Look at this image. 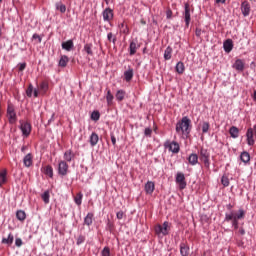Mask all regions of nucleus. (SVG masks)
<instances>
[{
	"instance_id": "obj_1",
	"label": "nucleus",
	"mask_w": 256,
	"mask_h": 256,
	"mask_svg": "<svg viewBox=\"0 0 256 256\" xmlns=\"http://www.w3.org/2000/svg\"><path fill=\"white\" fill-rule=\"evenodd\" d=\"M241 219H245V210L243 209H239L238 213L236 214L234 211L226 213L224 221H226L227 223H229V221H232V227H234V229H239V221H241Z\"/></svg>"
},
{
	"instance_id": "obj_2",
	"label": "nucleus",
	"mask_w": 256,
	"mask_h": 256,
	"mask_svg": "<svg viewBox=\"0 0 256 256\" xmlns=\"http://www.w3.org/2000/svg\"><path fill=\"white\" fill-rule=\"evenodd\" d=\"M191 119L189 117H182L181 121L176 124V133H182V135L189 136L191 133Z\"/></svg>"
},
{
	"instance_id": "obj_3",
	"label": "nucleus",
	"mask_w": 256,
	"mask_h": 256,
	"mask_svg": "<svg viewBox=\"0 0 256 256\" xmlns=\"http://www.w3.org/2000/svg\"><path fill=\"white\" fill-rule=\"evenodd\" d=\"M211 153H209L208 149L205 148H201L200 149V161H202L204 163V166L206 167V169H209V167H211Z\"/></svg>"
},
{
	"instance_id": "obj_4",
	"label": "nucleus",
	"mask_w": 256,
	"mask_h": 256,
	"mask_svg": "<svg viewBox=\"0 0 256 256\" xmlns=\"http://www.w3.org/2000/svg\"><path fill=\"white\" fill-rule=\"evenodd\" d=\"M7 117L10 125H15V123H17V113H15V107L13 104H8Z\"/></svg>"
},
{
	"instance_id": "obj_5",
	"label": "nucleus",
	"mask_w": 256,
	"mask_h": 256,
	"mask_svg": "<svg viewBox=\"0 0 256 256\" xmlns=\"http://www.w3.org/2000/svg\"><path fill=\"white\" fill-rule=\"evenodd\" d=\"M169 222L165 221L163 225L158 224L155 226L154 231L156 235H169Z\"/></svg>"
},
{
	"instance_id": "obj_6",
	"label": "nucleus",
	"mask_w": 256,
	"mask_h": 256,
	"mask_svg": "<svg viewBox=\"0 0 256 256\" xmlns=\"http://www.w3.org/2000/svg\"><path fill=\"white\" fill-rule=\"evenodd\" d=\"M164 147L165 149H168L169 151H171V153H179V151H181V147L179 146V143L175 142V141H169L167 140L164 143Z\"/></svg>"
},
{
	"instance_id": "obj_7",
	"label": "nucleus",
	"mask_w": 256,
	"mask_h": 256,
	"mask_svg": "<svg viewBox=\"0 0 256 256\" xmlns=\"http://www.w3.org/2000/svg\"><path fill=\"white\" fill-rule=\"evenodd\" d=\"M183 17L186 27H189L191 23V5H189L187 2L184 4Z\"/></svg>"
},
{
	"instance_id": "obj_8",
	"label": "nucleus",
	"mask_w": 256,
	"mask_h": 256,
	"mask_svg": "<svg viewBox=\"0 0 256 256\" xmlns=\"http://www.w3.org/2000/svg\"><path fill=\"white\" fill-rule=\"evenodd\" d=\"M67 173H69V164H67V161L62 160L58 163V175L65 177Z\"/></svg>"
},
{
	"instance_id": "obj_9",
	"label": "nucleus",
	"mask_w": 256,
	"mask_h": 256,
	"mask_svg": "<svg viewBox=\"0 0 256 256\" xmlns=\"http://www.w3.org/2000/svg\"><path fill=\"white\" fill-rule=\"evenodd\" d=\"M20 130L24 137H29V135H31V123L20 120Z\"/></svg>"
},
{
	"instance_id": "obj_10",
	"label": "nucleus",
	"mask_w": 256,
	"mask_h": 256,
	"mask_svg": "<svg viewBox=\"0 0 256 256\" xmlns=\"http://www.w3.org/2000/svg\"><path fill=\"white\" fill-rule=\"evenodd\" d=\"M176 183L179 185V189L183 191L187 187V182L185 181V174L178 172L176 174Z\"/></svg>"
},
{
	"instance_id": "obj_11",
	"label": "nucleus",
	"mask_w": 256,
	"mask_h": 256,
	"mask_svg": "<svg viewBox=\"0 0 256 256\" xmlns=\"http://www.w3.org/2000/svg\"><path fill=\"white\" fill-rule=\"evenodd\" d=\"M232 67H233V69H235L236 71H239L241 73V72L245 71V61H243L241 59H236V61L232 65Z\"/></svg>"
},
{
	"instance_id": "obj_12",
	"label": "nucleus",
	"mask_w": 256,
	"mask_h": 256,
	"mask_svg": "<svg viewBox=\"0 0 256 256\" xmlns=\"http://www.w3.org/2000/svg\"><path fill=\"white\" fill-rule=\"evenodd\" d=\"M241 12L244 17H249V13H251V5H249L248 1H244L241 4Z\"/></svg>"
},
{
	"instance_id": "obj_13",
	"label": "nucleus",
	"mask_w": 256,
	"mask_h": 256,
	"mask_svg": "<svg viewBox=\"0 0 256 256\" xmlns=\"http://www.w3.org/2000/svg\"><path fill=\"white\" fill-rule=\"evenodd\" d=\"M247 137V143L250 147H253L255 145V139L253 138V128H248L246 132Z\"/></svg>"
},
{
	"instance_id": "obj_14",
	"label": "nucleus",
	"mask_w": 256,
	"mask_h": 256,
	"mask_svg": "<svg viewBox=\"0 0 256 256\" xmlns=\"http://www.w3.org/2000/svg\"><path fill=\"white\" fill-rule=\"evenodd\" d=\"M103 20L104 21H112L113 19V9L111 8H106L103 12Z\"/></svg>"
},
{
	"instance_id": "obj_15",
	"label": "nucleus",
	"mask_w": 256,
	"mask_h": 256,
	"mask_svg": "<svg viewBox=\"0 0 256 256\" xmlns=\"http://www.w3.org/2000/svg\"><path fill=\"white\" fill-rule=\"evenodd\" d=\"M223 48L225 53H231V51H233V40L227 39L224 41Z\"/></svg>"
},
{
	"instance_id": "obj_16",
	"label": "nucleus",
	"mask_w": 256,
	"mask_h": 256,
	"mask_svg": "<svg viewBox=\"0 0 256 256\" xmlns=\"http://www.w3.org/2000/svg\"><path fill=\"white\" fill-rule=\"evenodd\" d=\"M153 191H155V183L153 181H148L145 184V192L147 195H153Z\"/></svg>"
},
{
	"instance_id": "obj_17",
	"label": "nucleus",
	"mask_w": 256,
	"mask_h": 256,
	"mask_svg": "<svg viewBox=\"0 0 256 256\" xmlns=\"http://www.w3.org/2000/svg\"><path fill=\"white\" fill-rule=\"evenodd\" d=\"M188 162L192 165L195 166L199 163V156L196 153H192L188 157Z\"/></svg>"
},
{
	"instance_id": "obj_18",
	"label": "nucleus",
	"mask_w": 256,
	"mask_h": 256,
	"mask_svg": "<svg viewBox=\"0 0 256 256\" xmlns=\"http://www.w3.org/2000/svg\"><path fill=\"white\" fill-rule=\"evenodd\" d=\"M73 47H75V44H73V40L62 42V49H64V51H71Z\"/></svg>"
},
{
	"instance_id": "obj_19",
	"label": "nucleus",
	"mask_w": 256,
	"mask_h": 256,
	"mask_svg": "<svg viewBox=\"0 0 256 256\" xmlns=\"http://www.w3.org/2000/svg\"><path fill=\"white\" fill-rule=\"evenodd\" d=\"M23 163L26 167H31L33 165V156L31 155V153H28L24 159H23Z\"/></svg>"
},
{
	"instance_id": "obj_20",
	"label": "nucleus",
	"mask_w": 256,
	"mask_h": 256,
	"mask_svg": "<svg viewBox=\"0 0 256 256\" xmlns=\"http://www.w3.org/2000/svg\"><path fill=\"white\" fill-rule=\"evenodd\" d=\"M89 141H90L91 147H95V145H97V143H99V135L95 132H92Z\"/></svg>"
},
{
	"instance_id": "obj_21",
	"label": "nucleus",
	"mask_w": 256,
	"mask_h": 256,
	"mask_svg": "<svg viewBox=\"0 0 256 256\" xmlns=\"http://www.w3.org/2000/svg\"><path fill=\"white\" fill-rule=\"evenodd\" d=\"M189 246H187L185 243L180 244V255L181 256H189Z\"/></svg>"
},
{
	"instance_id": "obj_22",
	"label": "nucleus",
	"mask_w": 256,
	"mask_h": 256,
	"mask_svg": "<svg viewBox=\"0 0 256 256\" xmlns=\"http://www.w3.org/2000/svg\"><path fill=\"white\" fill-rule=\"evenodd\" d=\"M229 134L232 139H237V137H239V128H237V126L230 127Z\"/></svg>"
},
{
	"instance_id": "obj_23",
	"label": "nucleus",
	"mask_w": 256,
	"mask_h": 256,
	"mask_svg": "<svg viewBox=\"0 0 256 256\" xmlns=\"http://www.w3.org/2000/svg\"><path fill=\"white\" fill-rule=\"evenodd\" d=\"M240 160L242 161V163H249L251 161V155L249 154V152L244 151L240 154Z\"/></svg>"
},
{
	"instance_id": "obj_24",
	"label": "nucleus",
	"mask_w": 256,
	"mask_h": 256,
	"mask_svg": "<svg viewBox=\"0 0 256 256\" xmlns=\"http://www.w3.org/2000/svg\"><path fill=\"white\" fill-rule=\"evenodd\" d=\"M83 51H85V53L87 55H89L90 57H93V44L91 43H87L84 45Z\"/></svg>"
},
{
	"instance_id": "obj_25",
	"label": "nucleus",
	"mask_w": 256,
	"mask_h": 256,
	"mask_svg": "<svg viewBox=\"0 0 256 256\" xmlns=\"http://www.w3.org/2000/svg\"><path fill=\"white\" fill-rule=\"evenodd\" d=\"M175 69L179 75H183V73H185V64H183V62L180 61L176 64Z\"/></svg>"
},
{
	"instance_id": "obj_26",
	"label": "nucleus",
	"mask_w": 256,
	"mask_h": 256,
	"mask_svg": "<svg viewBox=\"0 0 256 256\" xmlns=\"http://www.w3.org/2000/svg\"><path fill=\"white\" fill-rule=\"evenodd\" d=\"M67 63H69V57L67 55L61 56L59 60V67H67Z\"/></svg>"
},
{
	"instance_id": "obj_27",
	"label": "nucleus",
	"mask_w": 256,
	"mask_h": 256,
	"mask_svg": "<svg viewBox=\"0 0 256 256\" xmlns=\"http://www.w3.org/2000/svg\"><path fill=\"white\" fill-rule=\"evenodd\" d=\"M84 225H87L88 227L93 225V213H88L86 215L84 218Z\"/></svg>"
},
{
	"instance_id": "obj_28",
	"label": "nucleus",
	"mask_w": 256,
	"mask_h": 256,
	"mask_svg": "<svg viewBox=\"0 0 256 256\" xmlns=\"http://www.w3.org/2000/svg\"><path fill=\"white\" fill-rule=\"evenodd\" d=\"M16 218L18 221H25V219H27V214L23 210H18L16 212Z\"/></svg>"
},
{
	"instance_id": "obj_29",
	"label": "nucleus",
	"mask_w": 256,
	"mask_h": 256,
	"mask_svg": "<svg viewBox=\"0 0 256 256\" xmlns=\"http://www.w3.org/2000/svg\"><path fill=\"white\" fill-rule=\"evenodd\" d=\"M15 237L13 236V234H9L8 238H3L2 239V243L4 245H13V241H14Z\"/></svg>"
},
{
	"instance_id": "obj_30",
	"label": "nucleus",
	"mask_w": 256,
	"mask_h": 256,
	"mask_svg": "<svg viewBox=\"0 0 256 256\" xmlns=\"http://www.w3.org/2000/svg\"><path fill=\"white\" fill-rule=\"evenodd\" d=\"M172 53H173V48H171V46H168L164 51L165 61H169V59H171Z\"/></svg>"
},
{
	"instance_id": "obj_31",
	"label": "nucleus",
	"mask_w": 256,
	"mask_h": 256,
	"mask_svg": "<svg viewBox=\"0 0 256 256\" xmlns=\"http://www.w3.org/2000/svg\"><path fill=\"white\" fill-rule=\"evenodd\" d=\"M124 79L127 82H129V81H131V79H133V68H130L124 72Z\"/></svg>"
},
{
	"instance_id": "obj_32",
	"label": "nucleus",
	"mask_w": 256,
	"mask_h": 256,
	"mask_svg": "<svg viewBox=\"0 0 256 256\" xmlns=\"http://www.w3.org/2000/svg\"><path fill=\"white\" fill-rule=\"evenodd\" d=\"M73 157H75V155L73 154V152L71 150H67L64 153V159L65 161H67L68 163H71V161L73 160Z\"/></svg>"
},
{
	"instance_id": "obj_33",
	"label": "nucleus",
	"mask_w": 256,
	"mask_h": 256,
	"mask_svg": "<svg viewBox=\"0 0 256 256\" xmlns=\"http://www.w3.org/2000/svg\"><path fill=\"white\" fill-rule=\"evenodd\" d=\"M4 183H7V171L2 170L0 172V187L4 185Z\"/></svg>"
},
{
	"instance_id": "obj_34",
	"label": "nucleus",
	"mask_w": 256,
	"mask_h": 256,
	"mask_svg": "<svg viewBox=\"0 0 256 256\" xmlns=\"http://www.w3.org/2000/svg\"><path fill=\"white\" fill-rule=\"evenodd\" d=\"M129 51H130V55H135V53H137V42L135 41L130 42Z\"/></svg>"
},
{
	"instance_id": "obj_35",
	"label": "nucleus",
	"mask_w": 256,
	"mask_h": 256,
	"mask_svg": "<svg viewBox=\"0 0 256 256\" xmlns=\"http://www.w3.org/2000/svg\"><path fill=\"white\" fill-rule=\"evenodd\" d=\"M55 7L57 11H60V13H65V11H67V6L61 2L56 3Z\"/></svg>"
},
{
	"instance_id": "obj_36",
	"label": "nucleus",
	"mask_w": 256,
	"mask_h": 256,
	"mask_svg": "<svg viewBox=\"0 0 256 256\" xmlns=\"http://www.w3.org/2000/svg\"><path fill=\"white\" fill-rule=\"evenodd\" d=\"M99 119H101V113L99 112V110H94L91 113V120L92 121H99Z\"/></svg>"
},
{
	"instance_id": "obj_37",
	"label": "nucleus",
	"mask_w": 256,
	"mask_h": 256,
	"mask_svg": "<svg viewBox=\"0 0 256 256\" xmlns=\"http://www.w3.org/2000/svg\"><path fill=\"white\" fill-rule=\"evenodd\" d=\"M116 99L121 102L123 99H125V91L124 90H118L115 95Z\"/></svg>"
},
{
	"instance_id": "obj_38",
	"label": "nucleus",
	"mask_w": 256,
	"mask_h": 256,
	"mask_svg": "<svg viewBox=\"0 0 256 256\" xmlns=\"http://www.w3.org/2000/svg\"><path fill=\"white\" fill-rule=\"evenodd\" d=\"M113 99H115V97L112 95L111 90H107V95H106L107 104L113 105Z\"/></svg>"
},
{
	"instance_id": "obj_39",
	"label": "nucleus",
	"mask_w": 256,
	"mask_h": 256,
	"mask_svg": "<svg viewBox=\"0 0 256 256\" xmlns=\"http://www.w3.org/2000/svg\"><path fill=\"white\" fill-rule=\"evenodd\" d=\"M74 202L76 203V205H81V203H83V193L79 192L75 198H74Z\"/></svg>"
},
{
	"instance_id": "obj_40",
	"label": "nucleus",
	"mask_w": 256,
	"mask_h": 256,
	"mask_svg": "<svg viewBox=\"0 0 256 256\" xmlns=\"http://www.w3.org/2000/svg\"><path fill=\"white\" fill-rule=\"evenodd\" d=\"M42 201H44V203L47 205L49 203V199L51 197V195L49 194V190H46L42 195Z\"/></svg>"
},
{
	"instance_id": "obj_41",
	"label": "nucleus",
	"mask_w": 256,
	"mask_h": 256,
	"mask_svg": "<svg viewBox=\"0 0 256 256\" xmlns=\"http://www.w3.org/2000/svg\"><path fill=\"white\" fill-rule=\"evenodd\" d=\"M44 173L48 175V177L53 178V167L51 165L46 166Z\"/></svg>"
},
{
	"instance_id": "obj_42",
	"label": "nucleus",
	"mask_w": 256,
	"mask_h": 256,
	"mask_svg": "<svg viewBox=\"0 0 256 256\" xmlns=\"http://www.w3.org/2000/svg\"><path fill=\"white\" fill-rule=\"evenodd\" d=\"M107 39L110 43H113V45L117 43V36L113 35V32L107 34Z\"/></svg>"
},
{
	"instance_id": "obj_43",
	"label": "nucleus",
	"mask_w": 256,
	"mask_h": 256,
	"mask_svg": "<svg viewBox=\"0 0 256 256\" xmlns=\"http://www.w3.org/2000/svg\"><path fill=\"white\" fill-rule=\"evenodd\" d=\"M210 127H211V125L209 124V122H203L202 123V133H209Z\"/></svg>"
},
{
	"instance_id": "obj_44",
	"label": "nucleus",
	"mask_w": 256,
	"mask_h": 256,
	"mask_svg": "<svg viewBox=\"0 0 256 256\" xmlns=\"http://www.w3.org/2000/svg\"><path fill=\"white\" fill-rule=\"evenodd\" d=\"M221 184L223 187H229V177L227 176H222L221 178Z\"/></svg>"
},
{
	"instance_id": "obj_45",
	"label": "nucleus",
	"mask_w": 256,
	"mask_h": 256,
	"mask_svg": "<svg viewBox=\"0 0 256 256\" xmlns=\"http://www.w3.org/2000/svg\"><path fill=\"white\" fill-rule=\"evenodd\" d=\"M33 84H29L27 90H26V95L27 97H33Z\"/></svg>"
},
{
	"instance_id": "obj_46",
	"label": "nucleus",
	"mask_w": 256,
	"mask_h": 256,
	"mask_svg": "<svg viewBox=\"0 0 256 256\" xmlns=\"http://www.w3.org/2000/svg\"><path fill=\"white\" fill-rule=\"evenodd\" d=\"M83 243H85V236L84 235L78 236L76 245H83Z\"/></svg>"
},
{
	"instance_id": "obj_47",
	"label": "nucleus",
	"mask_w": 256,
	"mask_h": 256,
	"mask_svg": "<svg viewBox=\"0 0 256 256\" xmlns=\"http://www.w3.org/2000/svg\"><path fill=\"white\" fill-rule=\"evenodd\" d=\"M144 135H145V137H151V135H153V129H151L149 127L145 128Z\"/></svg>"
},
{
	"instance_id": "obj_48",
	"label": "nucleus",
	"mask_w": 256,
	"mask_h": 256,
	"mask_svg": "<svg viewBox=\"0 0 256 256\" xmlns=\"http://www.w3.org/2000/svg\"><path fill=\"white\" fill-rule=\"evenodd\" d=\"M102 256H111V250L109 249V247H104V249L102 250Z\"/></svg>"
},
{
	"instance_id": "obj_49",
	"label": "nucleus",
	"mask_w": 256,
	"mask_h": 256,
	"mask_svg": "<svg viewBox=\"0 0 256 256\" xmlns=\"http://www.w3.org/2000/svg\"><path fill=\"white\" fill-rule=\"evenodd\" d=\"M40 89L41 91H47L49 89V84H47V82H42L40 84Z\"/></svg>"
},
{
	"instance_id": "obj_50",
	"label": "nucleus",
	"mask_w": 256,
	"mask_h": 256,
	"mask_svg": "<svg viewBox=\"0 0 256 256\" xmlns=\"http://www.w3.org/2000/svg\"><path fill=\"white\" fill-rule=\"evenodd\" d=\"M124 216H125V213L123 212V210H120L116 213L117 219H123Z\"/></svg>"
},
{
	"instance_id": "obj_51",
	"label": "nucleus",
	"mask_w": 256,
	"mask_h": 256,
	"mask_svg": "<svg viewBox=\"0 0 256 256\" xmlns=\"http://www.w3.org/2000/svg\"><path fill=\"white\" fill-rule=\"evenodd\" d=\"M15 245L16 247H21V245H23V240H21V238H16Z\"/></svg>"
},
{
	"instance_id": "obj_52",
	"label": "nucleus",
	"mask_w": 256,
	"mask_h": 256,
	"mask_svg": "<svg viewBox=\"0 0 256 256\" xmlns=\"http://www.w3.org/2000/svg\"><path fill=\"white\" fill-rule=\"evenodd\" d=\"M27 67V63L23 62L19 64L18 71H25V68Z\"/></svg>"
},
{
	"instance_id": "obj_53",
	"label": "nucleus",
	"mask_w": 256,
	"mask_h": 256,
	"mask_svg": "<svg viewBox=\"0 0 256 256\" xmlns=\"http://www.w3.org/2000/svg\"><path fill=\"white\" fill-rule=\"evenodd\" d=\"M173 17V11L171 9H168L166 11V19H171Z\"/></svg>"
},
{
	"instance_id": "obj_54",
	"label": "nucleus",
	"mask_w": 256,
	"mask_h": 256,
	"mask_svg": "<svg viewBox=\"0 0 256 256\" xmlns=\"http://www.w3.org/2000/svg\"><path fill=\"white\" fill-rule=\"evenodd\" d=\"M110 137H111L112 145H114L115 147V145H117V138H115V134H111Z\"/></svg>"
},
{
	"instance_id": "obj_55",
	"label": "nucleus",
	"mask_w": 256,
	"mask_h": 256,
	"mask_svg": "<svg viewBox=\"0 0 256 256\" xmlns=\"http://www.w3.org/2000/svg\"><path fill=\"white\" fill-rule=\"evenodd\" d=\"M32 39H37L38 43H41L42 38L39 36V34H33Z\"/></svg>"
},
{
	"instance_id": "obj_56",
	"label": "nucleus",
	"mask_w": 256,
	"mask_h": 256,
	"mask_svg": "<svg viewBox=\"0 0 256 256\" xmlns=\"http://www.w3.org/2000/svg\"><path fill=\"white\" fill-rule=\"evenodd\" d=\"M55 121V113L52 114L51 118L48 120V125H51Z\"/></svg>"
},
{
	"instance_id": "obj_57",
	"label": "nucleus",
	"mask_w": 256,
	"mask_h": 256,
	"mask_svg": "<svg viewBox=\"0 0 256 256\" xmlns=\"http://www.w3.org/2000/svg\"><path fill=\"white\" fill-rule=\"evenodd\" d=\"M122 33H124V35H129V27L125 26V28H123Z\"/></svg>"
},
{
	"instance_id": "obj_58",
	"label": "nucleus",
	"mask_w": 256,
	"mask_h": 256,
	"mask_svg": "<svg viewBox=\"0 0 256 256\" xmlns=\"http://www.w3.org/2000/svg\"><path fill=\"white\" fill-rule=\"evenodd\" d=\"M226 209L228 210V211H230V213H231V211H233V205L230 203V204H227L226 205Z\"/></svg>"
},
{
	"instance_id": "obj_59",
	"label": "nucleus",
	"mask_w": 256,
	"mask_h": 256,
	"mask_svg": "<svg viewBox=\"0 0 256 256\" xmlns=\"http://www.w3.org/2000/svg\"><path fill=\"white\" fill-rule=\"evenodd\" d=\"M196 37H201V29L197 28L195 31Z\"/></svg>"
},
{
	"instance_id": "obj_60",
	"label": "nucleus",
	"mask_w": 256,
	"mask_h": 256,
	"mask_svg": "<svg viewBox=\"0 0 256 256\" xmlns=\"http://www.w3.org/2000/svg\"><path fill=\"white\" fill-rule=\"evenodd\" d=\"M34 97H39V90L35 89L33 90Z\"/></svg>"
},
{
	"instance_id": "obj_61",
	"label": "nucleus",
	"mask_w": 256,
	"mask_h": 256,
	"mask_svg": "<svg viewBox=\"0 0 256 256\" xmlns=\"http://www.w3.org/2000/svg\"><path fill=\"white\" fill-rule=\"evenodd\" d=\"M239 233H240V235H245V229L240 228V229H239Z\"/></svg>"
},
{
	"instance_id": "obj_62",
	"label": "nucleus",
	"mask_w": 256,
	"mask_h": 256,
	"mask_svg": "<svg viewBox=\"0 0 256 256\" xmlns=\"http://www.w3.org/2000/svg\"><path fill=\"white\" fill-rule=\"evenodd\" d=\"M104 2L106 3V5H111V3H113V0H104Z\"/></svg>"
},
{
	"instance_id": "obj_63",
	"label": "nucleus",
	"mask_w": 256,
	"mask_h": 256,
	"mask_svg": "<svg viewBox=\"0 0 256 256\" xmlns=\"http://www.w3.org/2000/svg\"><path fill=\"white\" fill-rule=\"evenodd\" d=\"M217 4L222 3L224 4L226 0H215Z\"/></svg>"
},
{
	"instance_id": "obj_64",
	"label": "nucleus",
	"mask_w": 256,
	"mask_h": 256,
	"mask_svg": "<svg viewBox=\"0 0 256 256\" xmlns=\"http://www.w3.org/2000/svg\"><path fill=\"white\" fill-rule=\"evenodd\" d=\"M253 99L256 101V90L254 91Z\"/></svg>"
}]
</instances>
